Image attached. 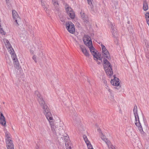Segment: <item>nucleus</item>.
<instances>
[{
	"mask_svg": "<svg viewBox=\"0 0 149 149\" xmlns=\"http://www.w3.org/2000/svg\"><path fill=\"white\" fill-rule=\"evenodd\" d=\"M101 138L105 142L107 145L109 144V143L110 142L108 139L106 138L105 136L104 135L102 136H101Z\"/></svg>",
	"mask_w": 149,
	"mask_h": 149,
	"instance_id": "b1692460",
	"label": "nucleus"
},
{
	"mask_svg": "<svg viewBox=\"0 0 149 149\" xmlns=\"http://www.w3.org/2000/svg\"><path fill=\"white\" fill-rule=\"evenodd\" d=\"M6 121L3 114L0 112V123L3 126L6 125Z\"/></svg>",
	"mask_w": 149,
	"mask_h": 149,
	"instance_id": "f3484780",
	"label": "nucleus"
},
{
	"mask_svg": "<svg viewBox=\"0 0 149 149\" xmlns=\"http://www.w3.org/2000/svg\"><path fill=\"white\" fill-rule=\"evenodd\" d=\"M6 143L8 149H14V145L12 141H6Z\"/></svg>",
	"mask_w": 149,
	"mask_h": 149,
	"instance_id": "a211bd4d",
	"label": "nucleus"
},
{
	"mask_svg": "<svg viewBox=\"0 0 149 149\" xmlns=\"http://www.w3.org/2000/svg\"><path fill=\"white\" fill-rule=\"evenodd\" d=\"M96 125H97L96 124Z\"/></svg>",
	"mask_w": 149,
	"mask_h": 149,
	"instance_id": "f704fd0d",
	"label": "nucleus"
},
{
	"mask_svg": "<svg viewBox=\"0 0 149 149\" xmlns=\"http://www.w3.org/2000/svg\"><path fill=\"white\" fill-rule=\"evenodd\" d=\"M65 27L68 32L71 33H73L75 31L74 25L71 22H67L65 24Z\"/></svg>",
	"mask_w": 149,
	"mask_h": 149,
	"instance_id": "0eeeda50",
	"label": "nucleus"
},
{
	"mask_svg": "<svg viewBox=\"0 0 149 149\" xmlns=\"http://www.w3.org/2000/svg\"><path fill=\"white\" fill-rule=\"evenodd\" d=\"M6 142V141H12L10 135L8 132H6L5 134Z\"/></svg>",
	"mask_w": 149,
	"mask_h": 149,
	"instance_id": "5701e85b",
	"label": "nucleus"
},
{
	"mask_svg": "<svg viewBox=\"0 0 149 149\" xmlns=\"http://www.w3.org/2000/svg\"><path fill=\"white\" fill-rule=\"evenodd\" d=\"M119 80L118 78L115 77L114 76L113 79H111V83L113 86H115L114 88L117 90L119 89L121 87L120 85Z\"/></svg>",
	"mask_w": 149,
	"mask_h": 149,
	"instance_id": "423d86ee",
	"label": "nucleus"
},
{
	"mask_svg": "<svg viewBox=\"0 0 149 149\" xmlns=\"http://www.w3.org/2000/svg\"><path fill=\"white\" fill-rule=\"evenodd\" d=\"M31 53H32V54H33V52H32V51H31Z\"/></svg>",
	"mask_w": 149,
	"mask_h": 149,
	"instance_id": "72a5a7b5",
	"label": "nucleus"
},
{
	"mask_svg": "<svg viewBox=\"0 0 149 149\" xmlns=\"http://www.w3.org/2000/svg\"><path fill=\"white\" fill-rule=\"evenodd\" d=\"M84 42L85 44L87 46H89L92 45L91 39L89 36L85 35L83 38Z\"/></svg>",
	"mask_w": 149,
	"mask_h": 149,
	"instance_id": "1a4fd4ad",
	"label": "nucleus"
},
{
	"mask_svg": "<svg viewBox=\"0 0 149 149\" xmlns=\"http://www.w3.org/2000/svg\"><path fill=\"white\" fill-rule=\"evenodd\" d=\"M4 41L9 52L11 55V56L14 64L15 65L17 66H18L19 65V62L17 58L16 57L15 54L14 53V50L8 40L5 39L4 40Z\"/></svg>",
	"mask_w": 149,
	"mask_h": 149,
	"instance_id": "f03ea898",
	"label": "nucleus"
},
{
	"mask_svg": "<svg viewBox=\"0 0 149 149\" xmlns=\"http://www.w3.org/2000/svg\"><path fill=\"white\" fill-rule=\"evenodd\" d=\"M41 4L46 13H48L49 11L48 9V6L46 5L44 2L42 1H41Z\"/></svg>",
	"mask_w": 149,
	"mask_h": 149,
	"instance_id": "6ab92c4d",
	"label": "nucleus"
},
{
	"mask_svg": "<svg viewBox=\"0 0 149 149\" xmlns=\"http://www.w3.org/2000/svg\"><path fill=\"white\" fill-rule=\"evenodd\" d=\"M53 4L55 7H57L58 6V4L57 0H53Z\"/></svg>",
	"mask_w": 149,
	"mask_h": 149,
	"instance_id": "cd10ccee",
	"label": "nucleus"
},
{
	"mask_svg": "<svg viewBox=\"0 0 149 149\" xmlns=\"http://www.w3.org/2000/svg\"><path fill=\"white\" fill-rule=\"evenodd\" d=\"M13 17L14 20V24L16 26L19 25V23L20 21V18L17 12L15 10L12 11Z\"/></svg>",
	"mask_w": 149,
	"mask_h": 149,
	"instance_id": "39448f33",
	"label": "nucleus"
},
{
	"mask_svg": "<svg viewBox=\"0 0 149 149\" xmlns=\"http://www.w3.org/2000/svg\"><path fill=\"white\" fill-rule=\"evenodd\" d=\"M148 9V6L147 1H143V9L144 11H146Z\"/></svg>",
	"mask_w": 149,
	"mask_h": 149,
	"instance_id": "4be33fe9",
	"label": "nucleus"
},
{
	"mask_svg": "<svg viewBox=\"0 0 149 149\" xmlns=\"http://www.w3.org/2000/svg\"><path fill=\"white\" fill-rule=\"evenodd\" d=\"M83 138L88 149H93L92 145L89 141L87 136L86 135H83Z\"/></svg>",
	"mask_w": 149,
	"mask_h": 149,
	"instance_id": "ddd939ff",
	"label": "nucleus"
},
{
	"mask_svg": "<svg viewBox=\"0 0 149 149\" xmlns=\"http://www.w3.org/2000/svg\"><path fill=\"white\" fill-rule=\"evenodd\" d=\"M88 48H89V49L92 54H94V53L97 52V50L93 47L92 44L91 45L88 46Z\"/></svg>",
	"mask_w": 149,
	"mask_h": 149,
	"instance_id": "aec40b11",
	"label": "nucleus"
},
{
	"mask_svg": "<svg viewBox=\"0 0 149 149\" xmlns=\"http://www.w3.org/2000/svg\"><path fill=\"white\" fill-rule=\"evenodd\" d=\"M92 55L93 56L94 59L97 61V63L99 64H100L102 62V58L99 56L98 52H97L94 53V54H93Z\"/></svg>",
	"mask_w": 149,
	"mask_h": 149,
	"instance_id": "f8f14e48",
	"label": "nucleus"
},
{
	"mask_svg": "<svg viewBox=\"0 0 149 149\" xmlns=\"http://www.w3.org/2000/svg\"><path fill=\"white\" fill-rule=\"evenodd\" d=\"M105 87L107 89V90L110 93H111V91L108 85L107 84H106L105 85Z\"/></svg>",
	"mask_w": 149,
	"mask_h": 149,
	"instance_id": "c85d7f7f",
	"label": "nucleus"
},
{
	"mask_svg": "<svg viewBox=\"0 0 149 149\" xmlns=\"http://www.w3.org/2000/svg\"><path fill=\"white\" fill-rule=\"evenodd\" d=\"M65 9L67 14L72 19L74 18L75 17V15L71 8L68 6H66Z\"/></svg>",
	"mask_w": 149,
	"mask_h": 149,
	"instance_id": "9d476101",
	"label": "nucleus"
},
{
	"mask_svg": "<svg viewBox=\"0 0 149 149\" xmlns=\"http://www.w3.org/2000/svg\"><path fill=\"white\" fill-rule=\"evenodd\" d=\"M104 67L107 75L111 76L113 74V72L111 65L110 63L106 59L104 60Z\"/></svg>",
	"mask_w": 149,
	"mask_h": 149,
	"instance_id": "7ed1b4c3",
	"label": "nucleus"
},
{
	"mask_svg": "<svg viewBox=\"0 0 149 149\" xmlns=\"http://www.w3.org/2000/svg\"><path fill=\"white\" fill-rule=\"evenodd\" d=\"M133 112L134 116L138 115L137 113V107L136 105H135L134 106L133 109Z\"/></svg>",
	"mask_w": 149,
	"mask_h": 149,
	"instance_id": "bb28decb",
	"label": "nucleus"
},
{
	"mask_svg": "<svg viewBox=\"0 0 149 149\" xmlns=\"http://www.w3.org/2000/svg\"><path fill=\"white\" fill-rule=\"evenodd\" d=\"M110 27L111 28V32H112L113 36H116L117 32V29L115 26V25L111 23Z\"/></svg>",
	"mask_w": 149,
	"mask_h": 149,
	"instance_id": "dca6fc26",
	"label": "nucleus"
},
{
	"mask_svg": "<svg viewBox=\"0 0 149 149\" xmlns=\"http://www.w3.org/2000/svg\"><path fill=\"white\" fill-rule=\"evenodd\" d=\"M0 33L2 35H4L6 33L1 28V25L0 26Z\"/></svg>",
	"mask_w": 149,
	"mask_h": 149,
	"instance_id": "c756f323",
	"label": "nucleus"
},
{
	"mask_svg": "<svg viewBox=\"0 0 149 149\" xmlns=\"http://www.w3.org/2000/svg\"><path fill=\"white\" fill-rule=\"evenodd\" d=\"M81 17L82 19L84 20V21L86 22L88 20L87 16L83 12H81Z\"/></svg>",
	"mask_w": 149,
	"mask_h": 149,
	"instance_id": "393cba45",
	"label": "nucleus"
},
{
	"mask_svg": "<svg viewBox=\"0 0 149 149\" xmlns=\"http://www.w3.org/2000/svg\"><path fill=\"white\" fill-rule=\"evenodd\" d=\"M32 58L35 62H37L36 57L35 56L33 55Z\"/></svg>",
	"mask_w": 149,
	"mask_h": 149,
	"instance_id": "7c9ffc66",
	"label": "nucleus"
},
{
	"mask_svg": "<svg viewBox=\"0 0 149 149\" xmlns=\"http://www.w3.org/2000/svg\"><path fill=\"white\" fill-rule=\"evenodd\" d=\"M134 117L135 118V124L137 127L141 135L144 136L145 135V132L143 130L142 126L140 122L138 115H135Z\"/></svg>",
	"mask_w": 149,
	"mask_h": 149,
	"instance_id": "20e7f679",
	"label": "nucleus"
},
{
	"mask_svg": "<svg viewBox=\"0 0 149 149\" xmlns=\"http://www.w3.org/2000/svg\"><path fill=\"white\" fill-rule=\"evenodd\" d=\"M88 1V3L89 4H92V2L93 1V0H87Z\"/></svg>",
	"mask_w": 149,
	"mask_h": 149,
	"instance_id": "2f4dec72",
	"label": "nucleus"
},
{
	"mask_svg": "<svg viewBox=\"0 0 149 149\" xmlns=\"http://www.w3.org/2000/svg\"><path fill=\"white\" fill-rule=\"evenodd\" d=\"M79 47L83 54L86 57H88L89 56V52L85 46L82 45H80Z\"/></svg>",
	"mask_w": 149,
	"mask_h": 149,
	"instance_id": "4468645a",
	"label": "nucleus"
},
{
	"mask_svg": "<svg viewBox=\"0 0 149 149\" xmlns=\"http://www.w3.org/2000/svg\"><path fill=\"white\" fill-rule=\"evenodd\" d=\"M64 140L66 149H71V142L68 136L67 135L64 137Z\"/></svg>",
	"mask_w": 149,
	"mask_h": 149,
	"instance_id": "9b49d317",
	"label": "nucleus"
},
{
	"mask_svg": "<svg viewBox=\"0 0 149 149\" xmlns=\"http://www.w3.org/2000/svg\"><path fill=\"white\" fill-rule=\"evenodd\" d=\"M145 42L146 47L145 48V51L146 53V56L147 58L149 60V43L146 41Z\"/></svg>",
	"mask_w": 149,
	"mask_h": 149,
	"instance_id": "2eb2a0df",
	"label": "nucleus"
},
{
	"mask_svg": "<svg viewBox=\"0 0 149 149\" xmlns=\"http://www.w3.org/2000/svg\"><path fill=\"white\" fill-rule=\"evenodd\" d=\"M107 145L108 147L110 149H118L117 147L111 144L110 142L109 143V144H107Z\"/></svg>",
	"mask_w": 149,
	"mask_h": 149,
	"instance_id": "a878e982",
	"label": "nucleus"
},
{
	"mask_svg": "<svg viewBox=\"0 0 149 149\" xmlns=\"http://www.w3.org/2000/svg\"><path fill=\"white\" fill-rule=\"evenodd\" d=\"M104 83L105 84V85L106 84H107V81H104Z\"/></svg>",
	"mask_w": 149,
	"mask_h": 149,
	"instance_id": "473e14b6",
	"label": "nucleus"
},
{
	"mask_svg": "<svg viewBox=\"0 0 149 149\" xmlns=\"http://www.w3.org/2000/svg\"><path fill=\"white\" fill-rule=\"evenodd\" d=\"M35 94L37 96V99L39 104L43 109V112L49 122L53 120L51 112L49 110L47 106L45 104V102L43 100L42 97L38 91H36Z\"/></svg>",
	"mask_w": 149,
	"mask_h": 149,
	"instance_id": "f257e3e1",
	"label": "nucleus"
},
{
	"mask_svg": "<svg viewBox=\"0 0 149 149\" xmlns=\"http://www.w3.org/2000/svg\"><path fill=\"white\" fill-rule=\"evenodd\" d=\"M102 48V52L103 57L106 58L108 59L111 58L110 55L107 49L102 44L101 45Z\"/></svg>",
	"mask_w": 149,
	"mask_h": 149,
	"instance_id": "6e6552de",
	"label": "nucleus"
},
{
	"mask_svg": "<svg viewBox=\"0 0 149 149\" xmlns=\"http://www.w3.org/2000/svg\"><path fill=\"white\" fill-rule=\"evenodd\" d=\"M50 124L51 125V127L52 130V131L53 132L55 133L56 132V127L55 125H54L53 122V121H50L49 122Z\"/></svg>",
	"mask_w": 149,
	"mask_h": 149,
	"instance_id": "412c9836",
	"label": "nucleus"
}]
</instances>
